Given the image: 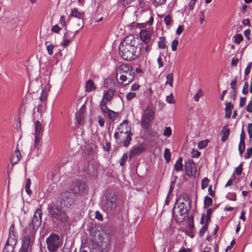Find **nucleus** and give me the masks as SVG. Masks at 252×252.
I'll return each mask as SVG.
<instances>
[{"mask_svg":"<svg viewBox=\"0 0 252 252\" xmlns=\"http://www.w3.org/2000/svg\"><path fill=\"white\" fill-rule=\"evenodd\" d=\"M183 26H179L177 30H176V34L178 35H180L183 31Z\"/></svg>","mask_w":252,"mask_h":252,"instance_id":"63","label":"nucleus"},{"mask_svg":"<svg viewBox=\"0 0 252 252\" xmlns=\"http://www.w3.org/2000/svg\"><path fill=\"white\" fill-rule=\"evenodd\" d=\"M110 102V94L109 90L104 91L102 99L99 104V107L102 113L105 116L110 119V109L107 106V103Z\"/></svg>","mask_w":252,"mask_h":252,"instance_id":"7","label":"nucleus"},{"mask_svg":"<svg viewBox=\"0 0 252 252\" xmlns=\"http://www.w3.org/2000/svg\"><path fill=\"white\" fill-rule=\"evenodd\" d=\"M166 84H169L171 87H173V75L172 73L168 74L166 75Z\"/></svg>","mask_w":252,"mask_h":252,"instance_id":"30","label":"nucleus"},{"mask_svg":"<svg viewBox=\"0 0 252 252\" xmlns=\"http://www.w3.org/2000/svg\"><path fill=\"white\" fill-rule=\"evenodd\" d=\"M196 2V0H191L189 4V7L190 10H192Z\"/></svg>","mask_w":252,"mask_h":252,"instance_id":"59","label":"nucleus"},{"mask_svg":"<svg viewBox=\"0 0 252 252\" xmlns=\"http://www.w3.org/2000/svg\"><path fill=\"white\" fill-rule=\"evenodd\" d=\"M41 130V124L39 121H37L35 123V134L40 135Z\"/></svg>","mask_w":252,"mask_h":252,"instance_id":"32","label":"nucleus"},{"mask_svg":"<svg viewBox=\"0 0 252 252\" xmlns=\"http://www.w3.org/2000/svg\"><path fill=\"white\" fill-rule=\"evenodd\" d=\"M61 30V28L60 27H59L58 25L54 26L51 29V31L52 32L57 33L60 32Z\"/></svg>","mask_w":252,"mask_h":252,"instance_id":"55","label":"nucleus"},{"mask_svg":"<svg viewBox=\"0 0 252 252\" xmlns=\"http://www.w3.org/2000/svg\"><path fill=\"white\" fill-rule=\"evenodd\" d=\"M190 206H189V207H188L184 202H181L178 205L180 215L183 216L184 219L188 217V214L190 209Z\"/></svg>","mask_w":252,"mask_h":252,"instance_id":"15","label":"nucleus"},{"mask_svg":"<svg viewBox=\"0 0 252 252\" xmlns=\"http://www.w3.org/2000/svg\"><path fill=\"white\" fill-rule=\"evenodd\" d=\"M252 63H250L245 70V75L247 76L250 73L251 69L252 67Z\"/></svg>","mask_w":252,"mask_h":252,"instance_id":"52","label":"nucleus"},{"mask_svg":"<svg viewBox=\"0 0 252 252\" xmlns=\"http://www.w3.org/2000/svg\"><path fill=\"white\" fill-rule=\"evenodd\" d=\"M55 47V46L52 44H49L47 46V50L48 51V54L50 56H52L53 54V50Z\"/></svg>","mask_w":252,"mask_h":252,"instance_id":"40","label":"nucleus"},{"mask_svg":"<svg viewBox=\"0 0 252 252\" xmlns=\"http://www.w3.org/2000/svg\"><path fill=\"white\" fill-rule=\"evenodd\" d=\"M212 202H213V200L211 197H210L208 196H205L204 198V208H208L209 207H210L212 205Z\"/></svg>","mask_w":252,"mask_h":252,"instance_id":"26","label":"nucleus"},{"mask_svg":"<svg viewBox=\"0 0 252 252\" xmlns=\"http://www.w3.org/2000/svg\"><path fill=\"white\" fill-rule=\"evenodd\" d=\"M84 118L83 111L80 109L79 111L76 114V121L79 125H81Z\"/></svg>","mask_w":252,"mask_h":252,"instance_id":"24","label":"nucleus"},{"mask_svg":"<svg viewBox=\"0 0 252 252\" xmlns=\"http://www.w3.org/2000/svg\"><path fill=\"white\" fill-rule=\"evenodd\" d=\"M209 141L208 140H201L200 141H199L198 143V147L199 149H202L204 148H205L208 143H209Z\"/></svg>","mask_w":252,"mask_h":252,"instance_id":"33","label":"nucleus"},{"mask_svg":"<svg viewBox=\"0 0 252 252\" xmlns=\"http://www.w3.org/2000/svg\"><path fill=\"white\" fill-rule=\"evenodd\" d=\"M70 16L79 19H82L83 18V13L79 12L76 8H74L71 9Z\"/></svg>","mask_w":252,"mask_h":252,"instance_id":"19","label":"nucleus"},{"mask_svg":"<svg viewBox=\"0 0 252 252\" xmlns=\"http://www.w3.org/2000/svg\"><path fill=\"white\" fill-rule=\"evenodd\" d=\"M245 149V143L244 142L242 138L240 139V142L238 146V150L239 152V154L241 156H242L243 153L244 152Z\"/></svg>","mask_w":252,"mask_h":252,"instance_id":"28","label":"nucleus"},{"mask_svg":"<svg viewBox=\"0 0 252 252\" xmlns=\"http://www.w3.org/2000/svg\"><path fill=\"white\" fill-rule=\"evenodd\" d=\"M31 185V180L30 178H28L26 180V183L25 185V190L27 194L31 195L32 193V190L30 189V186Z\"/></svg>","mask_w":252,"mask_h":252,"instance_id":"29","label":"nucleus"},{"mask_svg":"<svg viewBox=\"0 0 252 252\" xmlns=\"http://www.w3.org/2000/svg\"><path fill=\"white\" fill-rule=\"evenodd\" d=\"M163 157L166 160L167 163H168L171 159V153L170 150L168 148L164 149Z\"/></svg>","mask_w":252,"mask_h":252,"instance_id":"27","label":"nucleus"},{"mask_svg":"<svg viewBox=\"0 0 252 252\" xmlns=\"http://www.w3.org/2000/svg\"><path fill=\"white\" fill-rule=\"evenodd\" d=\"M21 158V155L20 151L16 149L13 153L10 158V161L12 164H16L19 162Z\"/></svg>","mask_w":252,"mask_h":252,"instance_id":"16","label":"nucleus"},{"mask_svg":"<svg viewBox=\"0 0 252 252\" xmlns=\"http://www.w3.org/2000/svg\"><path fill=\"white\" fill-rule=\"evenodd\" d=\"M243 163H241L240 165L236 168L235 172L237 175H240L242 173Z\"/></svg>","mask_w":252,"mask_h":252,"instance_id":"44","label":"nucleus"},{"mask_svg":"<svg viewBox=\"0 0 252 252\" xmlns=\"http://www.w3.org/2000/svg\"><path fill=\"white\" fill-rule=\"evenodd\" d=\"M247 111L250 113L252 112V100L250 101L247 105Z\"/></svg>","mask_w":252,"mask_h":252,"instance_id":"60","label":"nucleus"},{"mask_svg":"<svg viewBox=\"0 0 252 252\" xmlns=\"http://www.w3.org/2000/svg\"><path fill=\"white\" fill-rule=\"evenodd\" d=\"M209 180L207 177H205L203 179L201 182V189H205L209 184Z\"/></svg>","mask_w":252,"mask_h":252,"instance_id":"37","label":"nucleus"},{"mask_svg":"<svg viewBox=\"0 0 252 252\" xmlns=\"http://www.w3.org/2000/svg\"><path fill=\"white\" fill-rule=\"evenodd\" d=\"M24 231L26 235L22 239V244L20 250L29 252V250L31 249L33 243L35 233H32V232L28 230V228H26Z\"/></svg>","mask_w":252,"mask_h":252,"instance_id":"5","label":"nucleus"},{"mask_svg":"<svg viewBox=\"0 0 252 252\" xmlns=\"http://www.w3.org/2000/svg\"><path fill=\"white\" fill-rule=\"evenodd\" d=\"M95 218L98 220H103L102 215L98 211H96L95 213Z\"/></svg>","mask_w":252,"mask_h":252,"instance_id":"54","label":"nucleus"},{"mask_svg":"<svg viewBox=\"0 0 252 252\" xmlns=\"http://www.w3.org/2000/svg\"><path fill=\"white\" fill-rule=\"evenodd\" d=\"M153 111L149 109H146L144 111L142 118V123L144 125H148L152 121L153 119Z\"/></svg>","mask_w":252,"mask_h":252,"instance_id":"13","label":"nucleus"},{"mask_svg":"<svg viewBox=\"0 0 252 252\" xmlns=\"http://www.w3.org/2000/svg\"><path fill=\"white\" fill-rule=\"evenodd\" d=\"M116 132H122L125 133H132L131 126L128 124L127 120H124L117 127Z\"/></svg>","mask_w":252,"mask_h":252,"instance_id":"14","label":"nucleus"},{"mask_svg":"<svg viewBox=\"0 0 252 252\" xmlns=\"http://www.w3.org/2000/svg\"><path fill=\"white\" fill-rule=\"evenodd\" d=\"M85 87L86 91L87 92H90L95 89V85L92 79H89L86 82Z\"/></svg>","mask_w":252,"mask_h":252,"instance_id":"20","label":"nucleus"},{"mask_svg":"<svg viewBox=\"0 0 252 252\" xmlns=\"http://www.w3.org/2000/svg\"><path fill=\"white\" fill-rule=\"evenodd\" d=\"M152 33L147 30H142L140 32V37L143 43L153 44Z\"/></svg>","mask_w":252,"mask_h":252,"instance_id":"12","label":"nucleus"},{"mask_svg":"<svg viewBox=\"0 0 252 252\" xmlns=\"http://www.w3.org/2000/svg\"><path fill=\"white\" fill-rule=\"evenodd\" d=\"M178 252H191L190 249H186L184 247H182Z\"/></svg>","mask_w":252,"mask_h":252,"instance_id":"64","label":"nucleus"},{"mask_svg":"<svg viewBox=\"0 0 252 252\" xmlns=\"http://www.w3.org/2000/svg\"><path fill=\"white\" fill-rule=\"evenodd\" d=\"M249 83L246 82L245 83L242 90V93L246 95L248 93Z\"/></svg>","mask_w":252,"mask_h":252,"instance_id":"46","label":"nucleus"},{"mask_svg":"<svg viewBox=\"0 0 252 252\" xmlns=\"http://www.w3.org/2000/svg\"><path fill=\"white\" fill-rule=\"evenodd\" d=\"M46 98H47V94L45 93V92L42 90L41 91V94H40V95L39 97V99L41 101H43L46 100Z\"/></svg>","mask_w":252,"mask_h":252,"instance_id":"51","label":"nucleus"},{"mask_svg":"<svg viewBox=\"0 0 252 252\" xmlns=\"http://www.w3.org/2000/svg\"><path fill=\"white\" fill-rule=\"evenodd\" d=\"M166 0H153L154 5L157 6L164 4Z\"/></svg>","mask_w":252,"mask_h":252,"instance_id":"49","label":"nucleus"},{"mask_svg":"<svg viewBox=\"0 0 252 252\" xmlns=\"http://www.w3.org/2000/svg\"><path fill=\"white\" fill-rule=\"evenodd\" d=\"M182 157H180L176 161L174 165V169L176 171H182L183 170V164L182 163Z\"/></svg>","mask_w":252,"mask_h":252,"instance_id":"21","label":"nucleus"},{"mask_svg":"<svg viewBox=\"0 0 252 252\" xmlns=\"http://www.w3.org/2000/svg\"><path fill=\"white\" fill-rule=\"evenodd\" d=\"M171 134L172 129L171 127L169 126L165 127L163 133V136L167 137H169L171 135Z\"/></svg>","mask_w":252,"mask_h":252,"instance_id":"35","label":"nucleus"},{"mask_svg":"<svg viewBox=\"0 0 252 252\" xmlns=\"http://www.w3.org/2000/svg\"><path fill=\"white\" fill-rule=\"evenodd\" d=\"M153 44H149V43H143L142 47L143 48H144V50L141 48V52L144 55H147L149 52L151 50V46Z\"/></svg>","mask_w":252,"mask_h":252,"instance_id":"23","label":"nucleus"},{"mask_svg":"<svg viewBox=\"0 0 252 252\" xmlns=\"http://www.w3.org/2000/svg\"><path fill=\"white\" fill-rule=\"evenodd\" d=\"M8 238H11L12 239L15 238L16 239L17 238V235L15 231V227L14 224L11 225L9 227Z\"/></svg>","mask_w":252,"mask_h":252,"instance_id":"25","label":"nucleus"},{"mask_svg":"<svg viewBox=\"0 0 252 252\" xmlns=\"http://www.w3.org/2000/svg\"><path fill=\"white\" fill-rule=\"evenodd\" d=\"M61 204L49 208L50 212L52 217L57 221L65 222L69 220V216L66 212V208L71 206L73 203L72 194L69 192H64L61 194Z\"/></svg>","mask_w":252,"mask_h":252,"instance_id":"2","label":"nucleus"},{"mask_svg":"<svg viewBox=\"0 0 252 252\" xmlns=\"http://www.w3.org/2000/svg\"><path fill=\"white\" fill-rule=\"evenodd\" d=\"M226 197L232 201H235L236 200V196L235 193L229 192L226 196Z\"/></svg>","mask_w":252,"mask_h":252,"instance_id":"39","label":"nucleus"},{"mask_svg":"<svg viewBox=\"0 0 252 252\" xmlns=\"http://www.w3.org/2000/svg\"><path fill=\"white\" fill-rule=\"evenodd\" d=\"M86 189V184L84 182L77 181L73 183L71 190L73 194L83 193Z\"/></svg>","mask_w":252,"mask_h":252,"instance_id":"9","label":"nucleus"},{"mask_svg":"<svg viewBox=\"0 0 252 252\" xmlns=\"http://www.w3.org/2000/svg\"><path fill=\"white\" fill-rule=\"evenodd\" d=\"M220 134H222V136L221 139V141L222 142H225L227 139L229 135L230 130L229 128L223 127L220 132Z\"/></svg>","mask_w":252,"mask_h":252,"instance_id":"22","label":"nucleus"},{"mask_svg":"<svg viewBox=\"0 0 252 252\" xmlns=\"http://www.w3.org/2000/svg\"><path fill=\"white\" fill-rule=\"evenodd\" d=\"M239 59L238 58H234L232 59L231 64V65L236 66L237 65Z\"/></svg>","mask_w":252,"mask_h":252,"instance_id":"62","label":"nucleus"},{"mask_svg":"<svg viewBox=\"0 0 252 252\" xmlns=\"http://www.w3.org/2000/svg\"><path fill=\"white\" fill-rule=\"evenodd\" d=\"M132 135V133L115 132L114 133V137L118 143H123L124 146L127 147L131 140Z\"/></svg>","mask_w":252,"mask_h":252,"instance_id":"8","label":"nucleus"},{"mask_svg":"<svg viewBox=\"0 0 252 252\" xmlns=\"http://www.w3.org/2000/svg\"><path fill=\"white\" fill-rule=\"evenodd\" d=\"M166 101L169 104H172L175 103V100L173 98L172 94H170V95H167L166 97Z\"/></svg>","mask_w":252,"mask_h":252,"instance_id":"41","label":"nucleus"},{"mask_svg":"<svg viewBox=\"0 0 252 252\" xmlns=\"http://www.w3.org/2000/svg\"><path fill=\"white\" fill-rule=\"evenodd\" d=\"M39 143H40V135L35 134V139H34V147L37 149H38L39 148Z\"/></svg>","mask_w":252,"mask_h":252,"instance_id":"36","label":"nucleus"},{"mask_svg":"<svg viewBox=\"0 0 252 252\" xmlns=\"http://www.w3.org/2000/svg\"><path fill=\"white\" fill-rule=\"evenodd\" d=\"M158 46L160 49H165L166 47L165 43V38L164 37H161L158 42Z\"/></svg>","mask_w":252,"mask_h":252,"instance_id":"31","label":"nucleus"},{"mask_svg":"<svg viewBox=\"0 0 252 252\" xmlns=\"http://www.w3.org/2000/svg\"><path fill=\"white\" fill-rule=\"evenodd\" d=\"M208 229V225L207 224H205L200 230L199 231V235L202 236H203L206 230Z\"/></svg>","mask_w":252,"mask_h":252,"instance_id":"50","label":"nucleus"},{"mask_svg":"<svg viewBox=\"0 0 252 252\" xmlns=\"http://www.w3.org/2000/svg\"><path fill=\"white\" fill-rule=\"evenodd\" d=\"M47 248L49 252H57L61 246L60 238L58 234L52 233L46 238Z\"/></svg>","mask_w":252,"mask_h":252,"instance_id":"4","label":"nucleus"},{"mask_svg":"<svg viewBox=\"0 0 252 252\" xmlns=\"http://www.w3.org/2000/svg\"><path fill=\"white\" fill-rule=\"evenodd\" d=\"M121 80V83L124 85L131 83L134 79L135 71L128 64H122L116 70V77Z\"/></svg>","mask_w":252,"mask_h":252,"instance_id":"3","label":"nucleus"},{"mask_svg":"<svg viewBox=\"0 0 252 252\" xmlns=\"http://www.w3.org/2000/svg\"><path fill=\"white\" fill-rule=\"evenodd\" d=\"M42 213L41 209L38 208L34 213L32 220L29 224L28 230L35 233L37 229L41 225Z\"/></svg>","mask_w":252,"mask_h":252,"instance_id":"6","label":"nucleus"},{"mask_svg":"<svg viewBox=\"0 0 252 252\" xmlns=\"http://www.w3.org/2000/svg\"><path fill=\"white\" fill-rule=\"evenodd\" d=\"M252 155V147H250L247 150L246 154L244 156L245 159L249 158Z\"/></svg>","mask_w":252,"mask_h":252,"instance_id":"47","label":"nucleus"},{"mask_svg":"<svg viewBox=\"0 0 252 252\" xmlns=\"http://www.w3.org/2000/svg\"><path fill=\"white\" fill-rule=\"evenodd\" d=\"M164 21L166 26H169L171 21V16L170 15H166L164 18Z\"/></svg>","mask_w":252,"mask_h":252,"instance_id":"48","label":"nucleus"},{"mask_svg":"<svg viewBox=\"0 0 252 252\" xmlns=\"http://www.w3.org/2000/svg\"><path fill=\"white\" fill-rule=\"evenodd\" d=\"M178 44V41L176 39L172 41V44H171V47H172V51H175L176 50Z\"/></svg>","mask_w":252,"mask_h":252,"instance_id":"53","label":"nucleus"},{"mask_svg":"<svg viewBox=\"0 0 252 252\" xmlns=\"http://www.w3.org/2000/svg\"><path fill=\"white\" fill-rule=\"evenodd\" d=\"M102 148L104 150L109 151L110 149V144L109 142H106L105 144H103Z\"/></svg>","mask_w":252,"mask_h":252,"instance_id":"56","label":"nucleus"},{"mask_svg":"<svg viewBox=\"0 0 252 252\" xmlns=\"http://www.w3.org/2000/svg\"><path fill=\"white\" fill-rule=\"evenodd\" d=\"M136 96V94L134 92H129L126 95V98L127 100H131Z\"/></svg>","mask_w":252,"mask_h":252,"instance_id":"43","label":"nucleus"},{"mask_svg":"<svg viewBox=\"0 0 252 252\" xmlns=\"http://www.w3.org/2000/svg\"><path fill=\"white\" fill-rule=\"evenodd\" d=\"M144 151V148L142 146H136L130 151L129 154V158H131L140 154Z\"/></svg>","mask_w":252,"mask_h":252,"instance_id":"17","label":"nucleus"},{"mask_svg":"<svg viewBox=\"0 0 252 252\" xmlns=\"http://www.w3.org/2000/svg\"><path fill=\"white\" fill-rule=\"evenodd\" d=\"M185 170L188 176L190 177L196 174V168L194 162L192 159H189L186 163Z\"/></svg>","mask_w":252,"mask_h":252,"instance_id":"10","label":"nucleus"},{"mask_svg":"<svg viewBox=\"0 0 252 252\" xmlns=\"http://www.w3.org/2000/svg\"><path fill=\"white\" fill-rule=\"evenodd\" d=\"M243 40V37L241 34H237L235 36V42L237 44L240 43Z\"/></svg>","mask_w":252,"mask_h":252,"instance_id":"42","label":"nucleus"},{"mask_svg":"<svg viewBox=\"0 0 252 252\" xmlns=\"http://www.w3.org/2000/svg\"><path fill=\"white\" fill-rule=\"evenodd\" d=\"M204 94L201 89H199L193 97L194 100L196 102H198L201 97Z\"/></svg>","mask_w":252,"mask_h":252,"instance_id":"34","label":"nucleus"},{"mask_svg":"<svg viewBox=\"0 0 252 252\" xmlns=\"http://www.w3.org/2000/svg\"><path fill=\"white\" fill-rule=\"evenodd\" d=\"M71 42V40L68 39H65L63 40V43H62V45L64 47H67L70 42Z\"/></svg>","mask_w":252,"mask_h":252,"instance_id":"61","label":"nucleus"},{"mask_svg":"<svg viewBox=\"0 0 252 252\" xmlns=\"http://www.w3.org/2000/svg\"><path fill=\"white\" fill-rule=\"evenodd\" d=\"M140 88V85L137 83L133 84L131 86V90L132 91H137Z\"/></svg>","mask_w":252,"mask_h":252,"instance_id":"58","label":"nucleus"},{"mask_svg":"<svg viewBox=\"0 0 252 252\" xmlns=\"http://www.w3.org/2000/svg\"><path fill=\"white\" fill-rule=\"evenodd\" d=\"M236 79L235 78L230 83V86L231 89L234 91V97L235 96V91L236 89Z\"/></svg>","mask_w":252,"mask_h":252,"instance_id":"38","label":"nucleus"},{"mask_svg":"<svg viewBox=\"0 0 252 252\" xmlns=\"http://www.w3.org/2000/svg\"><path fill=\"white\" fill-rule=\"evenodd\" d=\"M200 155V152L198 151L197 150H194V149L192 150V152L191 153V156L192 158H197L199 157Z\"/></svg>","mask_w":252,"mask_h":252,"instance_id":"45","label":"nucleus"},{"mask_svg":"<svg viewBox=\"0 0 252 252\" xmlns=\"http://www.w3.org/2000/svg\"><path fill=\"white\" fill-rule=\"evenodd\" d=\"M17 239L8 238L2 252H13Z\"/></svg>","mask_w":252,"mask_h":252,"instance_id":"11","label":"nucleus"},{"mask_svg":"<svg viewBox=\"0 0 252 252\" xmlns=\"http://www.w3.org/2000/svg\"><path fill=\"white\" fill-rule=\"evenodd\" d=\"M141 53V47L132 35H129L121 41L119 53L121 58L126 61H132L137 58Z\"/></svg>","mask_w":252,"mask_h":252,"instance_id":"1","label":"nucleus"},{"mask_svg":"<svg viewBox=\"0 0 252 252\" xmlns=\"http://www.w3.org/2000/svg\"><path fill=\"white\" fill-rule=\"evenodd\" d=\"M248 132L250 138H252V124H249L248 126Z\"/></svg>","mask_w":252,"mask_h":252,"instance_id":"57","label":"nucleus"},{"mask_svg":"<svg viewBox=\"0 0 252 252\" xmlns=\"http://www.w3.org/2000/svg\"><path fill=\"white\" fill-rule=\"evenodd\" d=\"M233 108V105L231 102H226L225 103V117L227 118H229L231 115L232 109Z\"/></svg>","mask_w":252,"mask_h":252,"instance_id":"18","label":"nucleus"}]
</instances>
